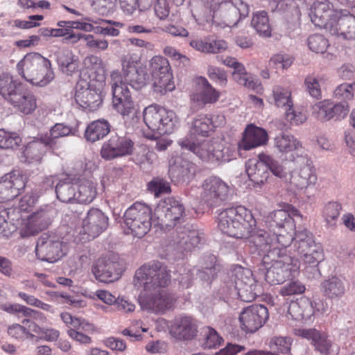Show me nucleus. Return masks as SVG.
Instances as JSON below:
<instances>
[{
  "label": "nucleus",
  "mask_w": 355,
  "mask_h": 355,
  "mask_svg": "<svg viewBox=\"0 0 355 355\" xmlns=\"http://www.w3.org/2000/svg\"><path fill=\"white\" fill-rule=\"evenodd\" d=\"M329 32L331 35H340L347 40H355V17L347 10H340Z\"/></svg>",
  "instance_id": "23"
},
{
  "label": "nucleus",
  "mask_w": 355,
  "mask_h": 355,
  "mask_svg": "<svg viewBox=\"0 0 355 355\" xmlns=\"http://www.w3.org/2000/svg\"><path fill=\"white\" fill-rule=\"evenodd\" d=\"M324 292L330 298L340 297L345 292V279L339 277H332L322 284Z\"/></svg>",
  "instance_id": "39"
},
{
  "label": "nucleus",
  "mask_w": 355,
  "mask_h": 355,
  "mask_svg": "<svg viewBox=\"0 0 355 355\" xmlns=\"http://www.w3.org/2000/svg\"><path fill=\"white\" fill-rule=\"evenodd\" d=\"M274 217V220L277 222H290V220L295 222L302 220V216L299 211L289 205H286L284 209L275 211Z\"/></svg>",
  "instance_id": "50"
},
{
  "label": "nucleus",
  "mask_w": 355,
  "mask_h": 355,
  "mask_svg": "<svg viewBox=\"0 0 355 355\" xmlns=\"http://www.w3.org/2000/svg\"><path fill=\"white\" fill-rule=\"evenodd\" d=\"M72 133L71 127L63 123H56L50 130L49 136L44 137V141L52 148L55 144V139L68 136Z\"/></svg>",
  "instance_id": "51"
},
{
  "label": "nucleus",
  "mask_w": 355,
  "mask_h": 355,
  "mask_svg": "<svg viewBox=\"0 0 355 355\" xmlns=\"http://www.w3.org/2000/svg\"><path fill=\"white\" fill-rule=\"evenodd\" d=\"M144 121L146 126L159 135L171 134L175 128L178 120L175 113L155 105H150L143 111Z\"/></svg>",
  "instance_id": "5"
},
{
  "label": "nucleus",
  "mask_w": 355,
  "mask_h": 355,
  "mask_svg": "<svg viewBox=\"0 0 355 355\" xmlns=\"http://www.w3.org/2000/svg\"><path fill=\"white\" fill-rule=\"evenodd\" d=\"M204 336L205 342L203 345L205 348L207 349L218 347L223 340L217 331L211 327H207L205 329Z\"/></svg>",
  "instance_id": "58"
},
{
  "label": "nucleus",
  "mask_w": 355,
  "mask_h": 355,
  "mask_svg": "<svg viewBox=\"0 0 355 355\" xmlns=\"http://www.w3.org/2000/svg\"><path fill=\"white\" fill-rule=\"evenodd\" d=\"M288 313L294 320H312L315 314L313 302L309 298L302 297L290 304Z\"/></svg>",
  "instance_id": "25"
},
{
  "label": "nucleus",
  "mask_w": 355,
  "mask_h": 355,
  "mask_svg": "<svg viewBox=\"0 0 355 355\" xmlns=\"http://www.w3.org/2000/svg\"><path fill=\"white\" fill-rule=\"evenodd\" d=\"M47 146L49 145L44 141V137L40 140L37 139L29 142L23 152L26 162L31 164L40 163Z\"/></svg>",
  "instance_id": "31"
},
{
  "label": "nucleus",
  "mask_w": 355,
  "mask_h": 355,
  "mask_svg": "<svg viewBox=\"0 0 355 355\" xmlns=\"http://www.w3.org/2000/svg\"><path fill=\"white\" fill-rule=\"evenodd\" d=\"M233 282L238 295L244 302H252L261 293V287L257 284L252 271L248 268L236 266Z\"/></svg>",
  "instance_id": "11"
},
{
  "label": "nucleus",
  "mask_w": 355,
  "mask_h": 355,
  "mask_svg": "<svg viewBox=\"0 0 355 355\" xmlns=\"http://www.w3.org/2000/svg\"><path fill=\"white\" fill-rule=\"evenodd\" d=\"M0 309L8 313H18L21 316L28 317L32 315L33 309L19 304L6 303L0 306Z\"/></svg>",
  "instance_id": "62"
},
{
  "label": "nucleus",
  "mask_w": 355,
  "mask_h": 355,
  "mask_svg": "<svg viewBox=\"0 0 355 355\" xmlns=\"http://www.w3.org/2000/svg\"><path fill=\"white\" fill-rule=\"evenodd\" d=\"M150 225L151 223H123L122 229L125 234L141 238L150 230Z\"/></svg>",
  "instance_id": "52"
},
{
  "label": "nucleus",
  "mask_w": 355,
  "mask_h": 355,
  "mask_svg": "<svg viewBox=\"0 0 355 355\" xmlns=\"http://www.w3.org/2000/svg\"><path fill=\"white\" fill-rule=\"evenodd\" d=\"M292 59L286 55L277 54L273 55L268 61L267 67L270 69H286L292 64Z\"/></svg>",
  "instance_id": "63"
},
{
  "label": "nucleus",
  "mask_w": 355,
  "mask_h": 355,
  "mask_svg": "<svg viewBox=\"0 0 355 355\" xmlns=\"http://www.w3.org/2000/svg\"><path fill=\"white\" fill-rule=\"evenodd\" d=\"M246 173L251 181L256 184H263L268 178L266 166L261 160H250L246 163Z\"/></svg>",
  "instance_id": "36"
},
{
  "label": "nucleus",
  "mask_w": 355,
  "mask_h": 355,
  "mask_svg": "<svg viewBox=\"0 0 355 355\" xmlns=\"http://www.w3.org/2000/svg\"><path fill=\"white\" fill-rule=\"evenodd\" d=\"M18 112L24 114L32 113L37 107L36 99L30 92L23 87L8 101Z\"/></svg>",
  "instance_id": "26"
},
{
  "label": "nucleus",
  "mask_w": 355,
  "mask_h": 355,
  "mask_svg": "<svg viewBox=\"0 0 355 355\" xmlns=\"http://www.w3.org/2000/svg\"><path fill=\"white\" fill-rule=\"evenodd\" d=\"M259 159L263 162L266 170L269 169L273 175L279 178H286L287 175L286 171L278 160L264 153L259 154Z\"/></svg>",
  "instance_id": "48"
},
{
  "label": "nucleus",
  "mask_w": 355,
  "mask_h": 355,
  "mask_svg": "<svg viewBox=\"0 0 355 355\" xmlns=\"http://www.w3.org/2000/svg\"><path fill=\"white\" fill-rule=\"evenodd\" d=\"M277 237L276 241H272L268 254L263 257V263L266 266L265 275L266 280L271 284H279L286 279L297 272L300 268V263L297 260L287 255L284 248H279L275 246L279 243L280 239Z\"/></svg>",
  "instance_id": "3"
},
{
  "label": "nucleus",
  "mask_w": 355,
  "mask_h": 355,
  "mask_svg": "<svg viewBox=\"0 0 355 355\" xmlns=\"http://www.w3.org/2000/svg\"><path fill=\"white\" fill-rule=\"evenodd\" d=\"M121 67L122 73L115 70L110 74L112 105L125 121L135 123L139 119L138 109L132 99L128 85L135 90H140L147 85L149 76L146 68L130 55L121 58Z\"/></svg>",
  "instance_id": "1"
},
{
  "label": "nucleus",
  "mask_w": 355,
  "mask_h": 355,
  "mask_svg": "<svg viewBox=\"0 0 355 355\" xmlns=\"http://www.w3.org/2000/svg\"><path fill=\"white\" fill-rule=\"evenodd\" d=\"M309 49L316 53H324L329 46L328 40L322 35L315 34L308 38Z\"/></svg>",
  "instance_id": "55"
},
{
  "label": "nucleus",
  "mask_w": 355,
  "mask_h": 355,
  "mask_svg": "<svg viewBox=\"0 0 355 355\" xmlns=\"http://www.w3.org/2000/svg\"><path fill=\"white\" fill-rule=\"evenodd\" d=\"M331 108L328 101H320L312 107V113L318 120L322 121H329L332 119Z\"/></svg>",
  "instance_id": "56"
},
{
  "label": "nucleus",
  "mask_w": 355,
  "mask_h": 355,
  "mask_svg": "<svg viewBox=\"0 0 355 355\" xmlns=\"http://www.w3.org/2000/svg\"><path fill=\"white\" fill-rule=\"evenodd\" d=\"M214 0H209L205 2H200L199 5L193 10L192 15L198 24L212 21L213 24H218L215 18L217 17L218 6H213Z\"/></svg>",
  "instance_id": "29"
},
{
  "label": "nucleus",
  "mask_w": 355,
  "mask_h": 355,
  "mask_svg": "<svg viewBox=\"0 0 355 355\" xmlns=\"http://www.w3.org/2000/svg\"><path fill=\"white\" fill-rule=\"evenodd\" d=\"M342 209L341 205L338 202H329L322 211V216L326 222H331L337 219Z\"/></svg>",
  "instance_id": "61"
},
{
  "label": "nucleus",
  "mask_w": 355,
  "mask_h": 355,
  "mask_svg": "<svg viewBox=\"0 0 355 355\" xmlns=\"http://www.w3.org/2000/svg\"><path fill=\"white\" fill-rule=\"evenodd\" d=\"M268 141V135L266 130L254 124H249L243 132L238 148L239 150H250L266 144Z\"/></svg>",
  "instance_id": "20"
},
{
  "label": "nucleus",
  "mask_w": 355,
  "mask_h": 355,
  "mask_svg": "<svg viewBox=\"0 0 355 355\" xmlns=\"http://www.w3.org/2000/svg\"><path fill=\"white\" fill-rule=\"evenodd\" d=\"M179 245L185 251H190L198 246L201 241V234L196 230H190L188 233L181 232L179 235Z\"/></svg>",
  "instance_id": "47"
},
{
  "label": "nucleus",
  "mask_w": 355,
  "mask_h": 355,
  "mask_svg": "<svg viewBox=\"0 0 355 355\" xmlns=\"http://www.w3.org/2000/svg\"><path fill=\"white\" fill-rule=\"evenodd\" d=\"M197 331L196 323L188 316L175 318L169 327L171 335L178 340H192L196 336Z\"/></svg>",
  "instance_id": "22"
},
{
  "label": "nucleus",
  "mask_w": 355,
  "mask_h": 355,
  "mask_svg": "<svg viewBox=\"0 0 355 355\" xmlns=\"http://www.w3.org/2000/svg\"><path fill=\"white\" fill-rule=\"evenodd\" d=\"M291 344V338L277 336L270 339L269 347L271 350L282 354H286L290 352Z\"/></svg>",
  "instance_id": "53"
},
{
  "label": "nucleus",
  "mask_w": 355,
  "mask_h": 355,
  "mask_svg": "<svg viewBox=\"0 0 355 355\" xmlns=\"http://www.w3.org/2000/svg\"><path fill=\"white\" fill-rule=\"evenodd\" d=\"M24 187L25 182L19 172L6 174L0 180V203L13 200Z\"/></svg>",
  "instance_id": "19"
},
{
  "label": "nucleus",
  "mask_w": 355,
  "mask_h": 355,
  "mask_svg": "<svg viewBox=\"0 0 355 355\" xmlns=\"http://www.w3.org/2000/svg\"><path fill=\"white\" fill-rule=\"evenodd\" d=\"M201 202L207 207H216L229 199L231 189L220 178L211 176L202 184Z\"/></svg>",
  "instance_id": "8"
},
{
  "label": "nucleus",
  "mask_w": 355,
  "mask_h": 355,
  "mask_svg": "<svg viewBox=\"0 0 355 355\" xmlns=\"http://www.w3.org/2000/svg\"><path fill=\"white\" fill-rule=\"evenodd\" d=\"M22 88L19 82L14 80L8 74L0 76V95L7 101Z\"/></svg>",
  "instance_id": "38"
},
{
  "label": "nucleus",
  "mask_w": 355,
  "mask_h": 355,
  "mask_svg": "<svg viewBox=\"0 0 355 355\" xmlns=\"http://www.w3.org/2000/svg\"><path fill=\"white\" fill-rule=\"evenodd\" d=\"M47 227L46 223H19L17 230L20 236L25 238L35 236Z\"/></svg>",
  "instance_id": "54"
},
{
  "label": "nucleus",
  "mask_w": 355,
  "mask_h": 355,
  "mask_svg": "<svg viewBox=\"0 0 355 355\" xmlns=\"http://www.w3.org/2000/svg\"><path fill=\"white\" fill-rule=\"evenodd\" d=\"M213 6H218V17L225 26L232 27L241 18L249 14V7L241 0H214Z\"/></svg>",
  "instance_id": "12"
},
{
  "label": "nucleus",
  "mask_w": 355,
  "mask_h": 355,
  "mask_svg": "<svg viewBox=\"0 0 355 355\" xmlns=\"http://www.w3.org/2000/svg\"><path fill=\"white\" fill-rule=\"evenodd\" d=\"M57 214V211L52 207L44 206L33 211L31 214L23 216H21V222L26 220L28 222H36L41 220L42 222H48L54 219L55 216Z\"/></svg>",
  "instance_id": "44"
},
{
  "label": "nucleus",
  "mask_w": 355,
  "mask_h": 355,
  "mask_svg": "<svg viewBox=\"0 0 355 355\" xmlns=\"http://www.w3.org/2000/svg\"><path fill=\"white\" fill-rule=\"evenodd\" d=\"M21 141L17 133L0 130V148H14L19 146Z\"/></svg>",
  "instance_id": "59"
},
{
  "label": "nucleus",
  "mask_w": 355,
  "mask_h": 355,
  "mask_svg": "<svg viewBox=\"0 0 355 355\" xmlns=\"http://www.w3.org/2000/svg\"><path fill=\"white\" fill-rule=\"evenodd\" d=\"M251 26L261 36L269 37L271 28L268 14L265 11H259L253 14Z\"/></svg>",
  "instance_id": "43"
},
{
  "label": "nucleus",
  "mask_w": 355,
  "mask_h": 355,
  "mask_svg": "<svg viewBox=\"0 0 355 355\" xmlns=\"http://www.w3.org/2000/svg\"><path fill=\"white\" fill-rule=\"evenodd\" d=\"M215 127L213 119L207 115H198L192 122L190 132L195 136H208Z\"/></svg>",
  "instance_id": "37"
},
{
  "label": "nucleus",
  "mask_w": 355,
  "mask_h": 355,
  "mask_svg": "<svg viewBox=\"0 0 355 355\" xmlns=\"http://www.w3.org/2000/svg\"><path fill=\"white\" fill-rule=\"evenodd\" d=\"M122 272V262L119 256L113 253L98 259L92 268L96 279L107 284L117 281Z\"/></svg>",
  "instance_id": "10"
},
{
  "label": "nucleus",
  "mask_w": 355,
  "mask_h": 355,
  "mask_svg": "<svg viewBox=\"0 0 355 355\" xmlns=\"http://www.w3.org/2000/svg\"><path fill=\"white\" fill-rule=\"evenodd\" d=\"M85 211V207L83 205L76 204L72 205L70 207L65 211L64 214V220L65 221H71L75 222L79 220H85V218H83V213Z\"/></svg>",
  "instance_id": "64"
},
{
  "label": "nucleus",
  "mask_w": 355,
  "mask_h": 355,
  "mask_svg": "<svg viewBox=\"0 0 355 355\" xmlns=\"http://www.w3.org/2000/svg\"><path fill=\"white\" fill-rule=\"evenodd\" d=\"M198 85L200 87L201 91L197 99L202 103H215L219 98V93L212 87L207 80L204 77H199L197 79Z\"/></svg>",
  "instance_id": "41"
},
{
  "label": "nucleus",
  "mask_w": 355,
  "mask_h": 355,
  "mask_svg": "<svg viewBox=\"0 0 355 355\" xmlns=\"http://www.w3.org/2000/svg\"><path fill=\"white\" fill-rule=\"evenodd\" d=\"M60 318L69 329H82V331L89 334L94 331L93 324L85 319L73 317L67 312L62 313Z\"/></svg>",
  "instance_id": "42"
},
{
  "label": "nucleus",
  "mask_w": 355,
  "mask_h": 355,
  "mask_svg": "<svg viewBox=\"0 0 355 355\" xmlns=\"http://www.w3.org/2000/svg\"><path fill=\"white\" fill-rule=\"evenodd\" d=\"M75 100L80 107L89 111L96 110L102 103L101 94L96 90L88 87L77 88Z\"/></svg>",
  "instance_id": "27"
},
{
  "label": "nucleus",
  "mask_w": 355,
  "mask_h": 355,
  "mask_svg": "<svg viewBox=\"0 0 355 355\" xmlns=\"http://www.w3.org/2000/svg\"><path fill=\"white\" fill-rule=\"evenodd\" d=\"M67 245L54 234L44 233L38 239L35 247L36 256L42 261L55 262L66 254Z\"/></svg>",
  "instance_id": "9"
},
{
  "label": "nucleus",
  "mask_w": 355,
  "mask_h": 355,
  "mask_svg": "<svg viewBox=\"0 0 355 355\" xmlns=\"http://www.w3.org/2000/svg\"><path fill=\"white\" fill-rule=\"evenodd\" d=\"M252 215L243 207L230 208L221 211L218 214V222H250Z\"/></svg>",
  "instance_id": "32"
},
{
  "label": "nucleus",
  "mask_w": 355,
  "mask_h": 355,
  "mask_svg": "<svg viewBox=\"0 0 355 355\" xmlns=\"http://www.w3.org/2000/svg\"><path fill=\"white\" fill-rule=\"evenodd\" d=\"M268 318L267 308L261 304H255L243 310L239 316L242 329L246 332H254L266 322Z\"/></svg>",
  "instance_id": "16"
},
{
  "label": "nucleus",
  "mask_w": 355,
  "mask_h": 355,
  "mask_svg": "<svg viewBox=\"0 0 355 355\" xmlns=\"http://www.w3.org/2000/svg\"><path fill=\"white\" fill-rule=\"evenodd\" d=\"M107 228V223H79L76 227L78 234L76 236L78 241L85 243L98 236Z\"/></svg>",
  "instance_id": "33"
},
{
  "label": "nucleus",
  "mask_w": 355,
  "mask_h": 355,
  "mask_svg": "<svg viewBox=\"0 0 355 355\" xmlns=\"http://www.w3.org/2000/svg\"><path fill=\"white\" fill-rule=\"evenodd\" d=\"M17 67L19 74L35 86L44 87L55 77L50 61L37 53L26 54Z\"/></svg>",
  "instance_id": "4"
},
{
  "label": "nucleus",
  "mask_w": 355,
  "mask_h": 355,
  "mask_svg": "<svg viewBox=\"0 0 355 355\" xmlns=\"http://www.w3.org/2000/svg\"><path fill=\"white\" fill-rule=\"evenodd\" d=\"M110 132V125L105 119H98L91 122L85 132V139L91 142H95L104 138Z\"/></svg>",
  "instance_id": "30"
},
{
  "label": "nucleus",
  "mask_w": 355,
  "mask_h": 355,
  "mask_svg": "<svg viewBox=\"0 0 355 355\" xmlns=\"http://www.w3.org/2000/svg\"><path fill=\"white\" fill-rule=\"evenodd\" d=\"M308 162L303 166L298 173L292 175L290 179L291 184L296 188H307L316 181V176L312 168L307 164Z\"/></svg>",
  "instance_id": "35"
},
{
  "label": "nucleus",
  "mask_w": 355,
  "mask_h": 355,
  "mask_svg": "<svg viewBox=\"0 0 355 355\" xmlns=\"http://www.w3.org/2000/svg\"><path fill=\"white\" fill-rule=\"evenodd\" d=\"M169 282L167 268L159 262L144 265L137 270L134 284L144 288L139 295L141 309L157 314H164L171 309L175 298L163 289Z\"/></svg>",
  "instance_id": "2"
},
{
  "label": "nucleus",
  "mask_w": 355,
  "mask_h": 355,
  "mask_svg": "<svg viewBox=\"0 0 355 355\" xmlns=\"http://www.w3.org/2000/svg\"><path fill=\"white\" fill-rule=\"evenodd\" d=\"M76 187L69 182H60L55 187L57 198L63 202L76 200Z\"/></svg>",
  "instance_id": "46"
},
{
  "label": "nucleus",
  "mask_w": 355,
  "mask_h": 355,
  "mask_svg": "<svg viewBox=\"0 0 355 355\" xmlns=\"http://www.w3.org/2000/svg\"><path fill=\"white\" fill-rule=\"evenodd\" d=\"M259 159L263 162L266 170L269 169L273 175L279 178H286L287 175L286 171L278 160L264 153L259 154Z\"/></svg>",
  "instance_id": "49"
},
{
  "label": "nucleus",
  "mask_w": 355,
  "mask_h": 355,
  "mask_svg": "<svg viewBox=\"0 0 355 355\" xmlns=\"http://www.w3.org/2000/svg\"><path fill=\"white\" fill-rule=\"evenodd\" d=\"M150 64L155 89L162 93L172 91L174 87L171 83L172 74L167 59L162 56H154Z\"/></svg>",
  "instance_id": "15"
},
{
  "label": "nucleus",
  "mask_w": 355,
  "mask_h": 355,
  "mask_svg": "<svg viewBox=\"0 0 355 355\" xmlns=\"http://www.w3.org/2000/svg\"><path fill=\"white\" fill-rule=\"evenodd\" d=\"M125 220L132 222H155L157 221L155 214L146 204L135 202L129 207L124 214Z\"/></svg>",
  "instance_id": "28"
},
{
  "label": "nucleus",
  "mask_w": 355,
  "mask_h": 355,
  "mask_svg": "<svg viewBox=\"0 0 355 355\" xmlns=\"http://www.w3.org/2000/svg\"><path fill=\"white\" fill-rule=\"evenodd\" d=\"M295 246L303 256V263L317 270L316 267L324 259V254L322 245L315 241L313 234L306 231L297 233Z\"/></svg>",
  "instance_id": "7"
},
{
  "label": "nucleus",
  "mask_w": 355,
  "mask_h": 355,
  "mask_svg": "<svg viewBox=\"0 0 355 355\" xmlns=\"http://www.w3.org/2000/svg\"><path fill=\"white\" fill-rule=\"evenodd\" d=\"M275 104L277 107H284L285 116L291 123L300 124L303 123L305 117L301 113H296L293 109L291 92L289 89L281 86H275L272 89Z\"/></svg>",
  "instance_id": "18"
},
{
  "label": "nucleus",
  "mask_w": 355,
  "mask_h": 355,
  "mask_svg": "<svg viewBox=\"0 0 355 355\" xmlns=\"http://www.w3.org/2000/svg\"><path fill=\"white\" fill-rule=\"evenodd\" d=\"M274 146L281 153L293 152L294 154H292L293 162L299 164H305L309 161L302 144L293 135L286 134L277 135L275 138Z\"/></svg>",
  "instance_id": "17"
},
{
  "label": "nucleus",
  "mask_w": 355,
  "mask_h": 355,
  "mask_svg": "<svg viewBox=\"0 0 355 355\" xmlns=\"http://www.w3.org/2000/svg\"><path fill=\"white\" fill-rule=\"evenodd\" d=\"M331 108L328 101H320L312 107V113L318 120L322 121H329L332 119Z\"/></svg>",
  "instance_id": "57"
},
{
  "label": "nucleus",
  "mask_w": 355,
  "mask_h": 355,
  "mask_svg": "<svg viewBox=\"0 0 355 355\" xmlns=\"http://www.w3.org/2000/svg\"><path fill=\"white\" fill-rule=\"evenodd\" d=\"M148 190L154 193L155 196L171 191L169 183L162 178H156L152 180L148 185Z\"/></svg>",
  "instance_id": "60"
},
{
  "label": "nucleus",
  "mask_w": 355,
  "mask_h": 355,
  "mask_svg": "<svg viewBox=\"0 0 355 355\" xmlns=\"http://www.w3.org/2000/svg\"><path fill=\"white\" fill-rule=\"evenodd\" d=\"M333 2L329 0L314 3L310 9L309 17L313 24L330 31L339 15Z\"/></svg>",
  "instance_id": "14"
},
{
  "label": "nucleus",
  "mask_w": 355,
  "mask_h": 355,
  "mask_svg": "<svg viewBox=\"0 0 355 355\" xmlns=\"http://www.w3.org/2000/svg\"><path fill=\"white\" fill-rule=\"evenodd\" d=\"M76 189L78 192L76 193V201H78L80 205L90 203L96 197V186L91 180L82 181L79 186L76 187Z\"/></svg>",
  "instance_id": "40"
},
{
  "label": "nucleus",
  "mask_w": 355,
  "mask_h": 355,
  "mask_svg": "<svg viewBox=\"0 0 355 355\" xmlns=\"http://www.w3.org/2000/svg\"><path fill=\"white\" fill-rule=\"evenodd\" d=\"M133 148L134 143L129 137L118 133H112L109 139L103 143L101 155L104 159L112 160L131 155Z\"/></svg>",
  "instance_id": "13"
},
{
  "label": "nucleus",
  "mask_w": 355,
  "mask_h": 355,
  "mask_svg": "<svg viewBox=\"0 0 355 355\" xmlns=\"http://www.w3.org/2000/svg\"><path fill=\"white\" fill-rule=\"evenodd\" d=\"M57 62L62 71L68 75L77 71L78 62L73 52L68 49H62L56 53Z\"/></svg>",
  "instance_id": "34"
},
{
  "label": "nucleus",
  "mask_w": 355,
  "mask_h": 355,
  "mask_svg": "<svg viewBox=\"0 0 355 355\" xmlns=\"http://www.w3.org/2000/svg\"><path fill=\"white\" fill-rule=\"evenodd\" d=\"M196 173L195 165L181 157L176 158L174 163L170 166L168 174L173 182H189Z\"/></svg>",
  "instance_id": "24"
},
{
  "label": "nucleus",
  "mask_w": 355,
  "mask_h": 355,
  "mask_svg": "<svg viewBox=\"0 0 355 355\" xmlns=\"http://www.w3.org/2000/svg\"><path fill=\"white\" fill-rule=\"evenodd\" d=\"M179 144L182 148L190 150L204 162L216 163L230 160L228 156L225 155L227 149L225 152V148L218 142L204 140L196 144L187 139H182L179 141Z\"/></svg>",
  "instance_id": "6"
},
{
  "label": "nucleus",
  "mask_w": 355,
  "mask_h": 355,
  "mask_svg": "<svg viewBox=\"0 0 355 355\" xmlns=\"http://www.w3.org/2000/svg\"><path fill=\"white\" fill-rule=\"evenodd\" d=\"M322 78H318L313 75H308L304 82L306 92L313 98L320 100L322 97Z\"/></svg>",
  "instance_id": "45"
},
{
  "label": "nucleus",
  "mask_w": 355,
  "mask_h": 355,
  "mask_svg": "<svg viewBox=\"0 0 355 355\" xmlns=\"http://www.w3.org/2000/svg\"><path fill=\"white\" fill-rule=\"evenodd\" d=\"M184 208L174 198H168L160 202L155 209V217L157 221L170 222L179 220L184 213Z\"/></svg>",
  "instance_id": "21"
}]
</instances>
